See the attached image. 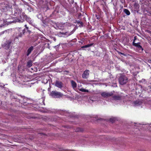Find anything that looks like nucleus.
Masks as SVG:
<instances>
[{
	"instance_id": "11",
	"label": "nucleus",
	"mask_w": 151,
	"mask_h": 151,
	"mask_svg": "<svg viewBox=\"0 0 151 151\" xmlns=\"http://www.w3.org/2000/svg\"><path fill=\"white\" fill-rule=\"evenodd\" d=\"M134 105L138 106L140 105L141 104L142 102L140 101H134Z\"/></svg>"
},
{
	"instance_id": "1",
	"label": "nucleus",
	"mask_w": 151,
	"mask_h": 151,
	"mask_svg": "<svg viewBox=\"0 0 151 151\" xmlns=\"http://www.w3.org/2000/svg\"><path fill=\"white\" fill-rule=\"evenodd\" d=\"M119 81L120 84L123 85L128 82V78L124 75H121L119 78Z\"/></svg>"
},
{
	"instance_id": "8",
	"label": "nucleus",
	"mask_w": 151,
	"mask_h": 151,
	"mask_svg": "<svg viewBox=\"0 0 151 151\" xmlns=\"http://www.w3.org/2000/svg\"><path fill=\"white\" fill-rule=\"evenodd\" d=\"M133 45L136 47H137L141 49L142 50L143 49L142 48V46L139 45V43H136L134 42H133Z\"/></svg>"
},
{
	"instance_id": "12",
	"label": "nucleus",
	"mask_w": 151,
	"mask_h": 151,
	"mask_svg": "<svg viewBox=\"0 0 151 151\" xmlns=\"http://www.w3.org/2000/svg\"><path fill=\"white\" fill-rule=\"evenodd\" d=\"M78 90L80 91L83 92H88V90L85 89L83 88H79Z\"/></svg>"
},
{
	"instance_id": "15",
	"label": "nucleus",
	"mask_w": 151,
	"mask_h": 151,
	"mask_svg": "<svg viewBox=\"0 0 151 151\" xmlns=\"http://www.w3.org/2000/svg\"><path fill=\"white\" fill-rule=\"evenodd\" d=\"M116 120V119L115 118H111L109 120L110 122L112 123L114 122Z\"/></svg>"
},
{
	"instance_id": "4",
	"label": "nucleus",
	"mask_w": 151,
	"mask_h": 151,
	"mask_svg": "<svg viewBox=\"0 0 151 151\" xmlns=\"http://www.w3.org/2000/svg\"><path fill=\"white\" fill-rule=\"evenodd\" d=\"M113 94L111 93L103 92L101 93V95L104 97H108L112 95Z\"/></svg>"
},
{
	"instance_id": "20",
	"label": "nucleus",
	"mask_w": 151,
	"mask_h": 151,
	"mask_svg": "<svg viewBox=\"0 0 151 151\" xmlns=\"http://www.w3.org/2000/svg\"><path fill=\"white\" fill-rule=\"evenodd\" d=\"M121 54L122 55H125L124 54V53H121Z\"/></svg>"
},
{
	"instance_id": "10",
	"label": "nucleus",
	"mask_w": 151,
	"mask_h": 151,
	"mask_svg": "<svg viewBox=\"0 0 151 151\" xmlns=\"http://www.w3.org/2000/svg\"><path fill=\"white\" fill-rule=\"evenodd\" d=\"M71 85L72 86L73 88L74 89L76 88L77 86L76 83L73 81L72 80L71 81Z\"/></svg>"
},
{
	"instance_id": "19",
	"label": "nucleus",
	"mask_w": 151,
	"mask_h": 151,
	"mask_svg": "<svg viewBox=\"0 0 151 151\" xmlns=\"http://www.w3.org/2000/svg\"><path fill=\"white\" fill-rule=\"evenodd\" d=\"M22 36V34H21L20 35H19V37H21Z\"/></svg>"
},
{
	"instance_id": "5",
	"label": "nucleus",
	"mask_w": 151,
	"mask_h": 151,
	"mask_svg": "<svg viewBox=\"0 0 151 151\" xmlns=\"http://www.w3.org/2000/svg\"><path fill=\"white\" fill-rule=\"evenodd\" d=\"M89 70H86L82 74V77L83 78H87L89 76Z\"/></svg>"
},
{
	"instance_id": "14",
	"label": "nucleus",
	"mask_w": 151,
	"mask_h": 151,
	"mask_svg": "<svg viewBox=\"0 0 151 151\" xmlns=\"http://www.w3.org/2000/svg\"><path fill=\"white\" fill-rule=\"evenodd\" d=\"M124 12L127 15H129L130 14V12L127 9H124Z\"/></svg>"
},
{
	"instance_id": "17",
	"label": "nucleus",
	"mask_w": 151,
	"mask_h": 151,
	"mask_svg": "<svg viewBox=\"0 0 151 151\" xmlns=\"http://www.w3.org/2000/svg\"><path fill=\"white\" fill-rule=\"evenodd\" d=\"M60 33L62 34V35H65V34H67V33H68V32H60Z\"/></svg>"
},
{
	"instance_id": "16",
	"label": "nucleus",
	"mask_w": 151,
	"mask_h": 151,
	"mask_svg": "<svg viewBox=\"0 0 151 151\" xmlns=\"http://www.w3.org/2000/svg\"><path fill=\"white\" fill-rule=\"evenodd\" d=\"M93 45V44H89L87 45H85L83 47H82V48H86L89 47L91 46H92Z\"/></svg>"
},
{
	"instance_id": "21",
	"label": "nucleus",
	"mask_w": 151,
	"mask_h": 151,
	"mask_svg": "<svg viewBox=\"0 0 151 151\" xmlns=\"http://www.w3.org/2000/svg\"><path fill=\"white\" fill-rule=\"evenodd\" d=\"M101 118H100V119H98V120H101Z\"/></svg>"
},
{
	"instance_id": "22",
	"label": "nucleus",
	"mask_w": 151,
	"mask_h": 151,
	"mask_svg": "<svg viewBox=\"0 0 151 151\" xmlns=\"http://www.w3.org/2000/svg\"><path fill=\"white\" fill-rule=\"evenodd\" d=\"M149 62H150V63H151V60H150V61H149Z\"/></svg>"
},
{
	"instance_id": "18",
	"label": "nucleus",
	"mask_w": 151,
	"mask_h": 151,
	"mask_svg": "<svg viewBox=\"0 0 151 151\" xmlns=\"http://www.w3.org/2000/svg\"><path fill=\"white\" fill-rule=\"evenodd\" d=\"M25 26L26 27V28L28 29V27H27V25H25Z\"/></svg>"
},
{
	"instance_id": "9",
	"label": "nucleus",
	"mask_w": 151,
	"mask_h": 151,
	"mask_svg": "<svg viewBox=\"0 0 151 151\" xmlns=\"http://www.w3.org/2000/svg\"><path fill=\"white\" fill-rule=\"evenodd\" d=\"M33 46H31L28 49L27 51V56H28L31 52L33 50Z\"/></svg>"
},
{
	"instance_id": "13",
	"label": "nucleus",
	"mask_w": 151,
	"mask_h": 151,
	"mask_svg": "<svg viewBox=\"0 0 151 151\" xmlns=\"http://www.w3.org/2000/svg\"><path fill=\"white\" fill-rule=\"evenodd\" d=\"M32 62L31 60H29L27 63V66L29 67H30L32 66Z\"/></svg>"
},
{
	"instance_id": "6",
	"label": "nucleus",
	"mask_w": 151,
	"mask_h": 151,
	"mask_svg": "<svg viewBox=\"0 0 151 151\" xmlns=\"http://www.w3.org/2000/svg\"><path fill=\"white\" fill-rule=\"evenodd\" d=\"M63 84L61 82L57 81L55 82V85L58 87L61 88L63 87Z\"/></svg>"
},
{
	"instance_id": "3",
	"label": "nucleus",
	"mask_w": 151,
	"mask_h": 151,
	"mask_svg": "<svg viewBox=\"0 0 151 151\" xmlns=\"http://www.w3.org/2000/svg\"><path fill=\"white\" fill-rule=\"evenodd\" d=\"M11 42V41H7L6 43L4 44L3 46L5 49H9L10 46Z\"/></svg>"
},
{
	"instance_id": "2",
	"label": "nucleus",
	"mask_w": 151,
	"mask_h": 151,
	"mask_svg": "<svg viewBox=\"0 0 151 151\" xmlns=\"http://www.w3.org/2000/svg\"><path fill=\"white\" fill-rule=\"evenodd\" d=\"M51 95L54 97L59 98L61 97L63 94L60 93L55 91H52L51 93Z\"/></svg>"
},
{
	"instance_id": "7",
	"label": "nucleus",
	"mask_w": 151,
	"mask_h": 151,
	"mask_svg": "<svg viewBox=\"0 0 151 151\" xmlns=\"http://www.w3.org/2000/svg\"><path fill=\"white\" fill-rule=\"evenodd\" d=\"M113 98L114 100L116 101L120 100L121 99V97L118 95H115L113 96Z\"/></svg>"
}]
</instances>
